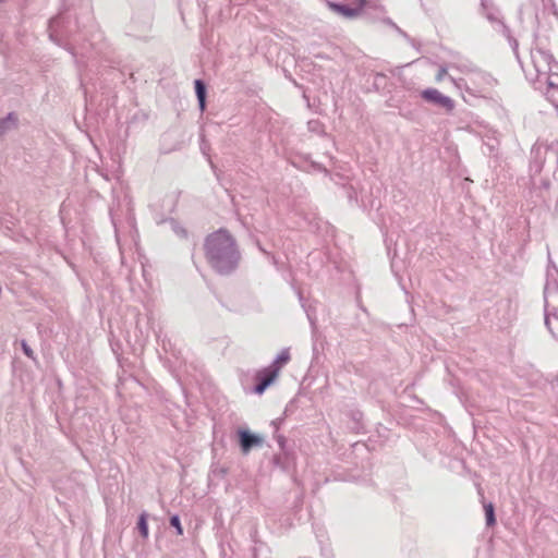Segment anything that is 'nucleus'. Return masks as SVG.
<instances>
[{"instance_id":"f257e3e1","label":"nucleus","mask_w":558,"mask_h":558,"mask_svg":"<svg viewBox=\"0 0 558 558\" xmlns=\"http://www.w3.org/2000/svg\"><path fill=\"white\" fill-rule=\"evenodd\" d=\"M206 256L219 272L230 271L238 260L234 241L229 232L219 230L208 235Z\"/></svg>"},{"instance_id":"f03ea898","label":"nucleus","mask_w":558,"mask_h":558,"mask_svg":"<svg viewBox=\"0 0 558 558\" xmlns=\"http://www.w3.org/2000/svg\"><path fill=\"white\" fill-rule=\"evenodd\" d=\"M290 360L288 352H282L275 362L271 363L268 367H264L258 371L255 375V388L254 392L257 395H262L265 390L268 389L269 385L274 384L278 378L279 372L283 365L288 363Z\"/></svg>"},{"instance_id":"7ed1b4c3","label":"nucleus","mask_w":558,"mask_h":558,"mask_svg":"<svg viewBox=\"0 0 558 558\" xmlns=\"http://www.w3.org/2000/svg\"><path fill=\"white\" fill-rule=\"evenodd\" d=\"M422 97L425 101L437 104L444 107L447 111H452L454 108V102L450 97L440 94L439 89L436 88H427L422 93Z\"/></svg>"},{"instance_id":"20e7f679","label":"nucleus","mask_w":558,"mask_h":558,"mask_svg":"<svg viewBox=\"0 0 558 558\" xmlns=\"http://www.w3.org/2000/svg\"><path fill=\"white\" fill-rule=\"evenodd\" d=\"M366 4H367V0H357L356 8L345 7V4H340V3H336V2H328V9L336 13L341 14L343 17L354 19V17H359L361 15V13Z\"/></svg>"},{"instance_id":"39448f33","label":"nucleus","mask_w":558,"mask_h":558,"mask_svg":"<svg viewBox=\"0 0 558 558\" xmlns=\"http://www.w3.org/2000/svg\"><path fill=\"white\" fill-rule=\"evenodd\" d=\"M240 436V447L241 451L243 453H247L252 450L255 446L263 445V437L253 435L247 432V429H240L239 432Z\"/></svg>"},{"instance_id":"423d86ee","label":"nucleus","mask_w":558,"mask_h":558,"mask_svg":"<svg viewBox=\"0 0 558 558\" xmlns=\"http://www.w3.org/2000/svg\"><path fill=\"white\" fill-rule=\"evenodd\" d=\"M195 88H196V96L199 101L201 110L204 111L205 109V96H206V88L202 80L195 81Z\"/></svg>"},{"instance_id":"0eeeda50","label":"nucleus","mask_w":558,"mask_h":558,"mask_svg":"<svg viewBox=\"0 0 558 558\" xmlns=\"http://www.w3.org/2000/svg\"><path fill=\"white\" fill-rule=\"evenodd\" d=\"M17 118L15 114L10 113L7 119L0 121V133L15 126Z\"/></svg>"},{"instance_id":"6e6552de","label":"nucleus","mask_w":558,"mask_h":558,"mask_svg":"<svg viewBox=\"0 0 558 558\" xmlns=\"http://www.w3.org/2000/svg\"><path fill=\"white\" fill-rule=\"evenodd\" d=\"M137 529L141 532V535L146 538L148 537V525L146 520V514L142 513L138 521H137Z\"/></svg>"},{"instance_id":"1a4fd4ad","label":"nucleus","mask_w":558,"mask_h":558,"mask_svg":"<svg viewBox=\"0 0 558 558\" xmlns=\"http://www.w3.org/2000/svg\"><path fill=\"white\" fill-rule=\"evenodd\" d=\"M484 510L486 514V523L488 526L495 523V512L492 504L484 505Z\"/></svg>"},{"instance_id":"9d476101","label":"nucleus","mask_w":558,"mask_h":558,"mask_svg":"<svg viewBox=\"0 0 558 558\" xmlns=\"http://www.w3.org/2000/svg\"><path fill=\"white\" fill-rule=\"evenodd\" d=\"M170 523L172 527L177 529L178 535H182L183 529L180 519L178 517H172Z\"/></svg>"},{"instance_id":"9b49d317","label":"nucleus","mask_w":558,"mask_h":558,"mask_svg":"<svg viewBox=\"0 0 558 558\" xmlns=\"http://www.w3.org/2000/svg\"><path fill=\"white\" fill-rule=\"evenodd\" d=\"M448 74V69L447 68H444V65H441L438 70V73L436 75V81L437 82H440L445 78V76Z\"/></svg>"},{"instance_id":"f8f14e48","label":"nucleus","mask_w":558,"mask_h":558,"mask_svg":"<svg viewBox=\"0 0 558 558\" xmlns=\"http://www.w3.org/2000/svg\"><path fill=\"white\" fill-rule=\"evenodd\" d=\"M33 352H34V351H29V350H26V351H25L26 355H27V356H29V357H32V356H33Z\"/></svg>"}]
</instances>
